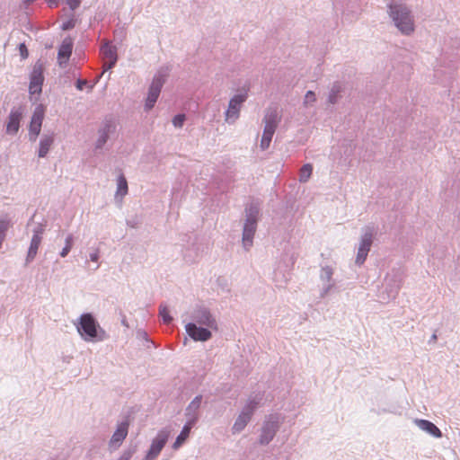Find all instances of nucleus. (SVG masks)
<instances>
[{"label": "nucleus", "mask_w": 460, "mask_h": 460, "mask_svg": "<svg viewBox=\"0 0 460 460\" xmlns=\"http://www.w3.org/2000/svg\"><path fill=\"white\" fill-rule=\"evenodd\" d=\"M75 27V22L73 20L67 21L62 24V30L68 31Z\"/></svg>", "instance_id": "42"}, {"label": "nucleus", "mask_w": 460, "mask_h": 460, "mask_svg": "<svg viewBox=\"0 0 460 460\" xmlns=\"http://www.w3.org/2000/svg\"><path fill=\"white\" fill-rule=\"evenodd\" d=\"M402 283V277L399 271H393L391 274H388L385 279V290L382 295L383 300L394 299L401 289Z\"/></svg>", "instance_id": "10"}, {"label": "nucleus", "mask_w": 460, "mask_h": 460, "mask_svg": "<svg viewBox=\"0 0 460 460\" xmlns=\"http://www.w3.org/2000/svg\"><path fill=\"white\" fill-rule=\"evenodd\" d=\"M244 213L245 222L243 228L242 242L244 249L248 251L253 243V237L257 229L260 208L256 203H251L246 206Z\"/></svg>", "instance_id": "3"}, {"label": "nucleus", "mask_w": 460, "mask_h": 460, "mask_svg": "<svg viewBox=\"0 0 460 460\" xmlns=\"http://www.w3.org/2000/svg\"><path fill=\"white\" fill-rule=\"evenodd\" d=\"M44 233V226L41 224H39L34 229H33V235H38L39 238L42 239V234Z\"/></svg>", "instance_id": "40"}, {"label": "nucleus", "mask_w": 460, "mask_h": 460, "mask_svg": "<svg viewBox=\"0 0 460 460\" xmlns=\"http://www.w3.org/2000/svg\"><path fill=\"white\" fill-rule=\"evenodd\" d=\"M261 399H262V396L260 394H255L254 396L249 398L248 402L243 407V410H248V411L250 410L251 411V414L252 415L254 411L256 410V408L260 404Z\"/></svg>", "instance_id": "31"}, {"label": "nucleus", "mask_w": 460, "mask_h": 460, "mask_svg": "<svg viewBox=\"0 0 460 460\" xmlns=\"http://www.w3.org/2000/svg\"><path fill=\"white\" fill-rule=\"evenodd\" d=\"M333 269L331 266H324L320 272V279L323 283H332L333 280Z\"/></svg>", "instance_id": "27"}, {"label": "nucleus", "mask_w": 460, "mask_h": 460, "mask_svg": "<svg viewBox=\"0 0 460 460\" xmlns=\"http://www.w3.org/2000/svg\"><path fill=\"white\" fill-rule=\"evenodd\" d=\"M193 426H194L193 424H190V423L186 422L182 430L178 435V437L176 438V439L172 445L173 449H178L179 447H181V445L186 441V439L190 436V430Z\"/></svg>", "instance_id": "25"}, {"label": "nucleus", "mask_w": 460, "mask_h": 460, "mask_svg": "<svg viewBox=\"0 0 460 460\" xmlns=\"http://www.w3.org/2000/svg\"><path fill=\"white\" fill-rule=\"evenodd\" d=\"M281 418L278 414H271L266 418L261 427V432L259 438L261 445H268L275 437L279 429Z\"/></svg>", "instance_id": "7"}, {"label": "nucleus", "mask_w": 460, "mask_h": 460, "mask_svg": "<svg viewBox=\"0 0 460 460\" xmlns=\"http://www.w3.org/2000/svg\"><path fill=\"white\" fill-rule=\"evenodd\" d=\"M159 315L163 318L164 323L166 324H170L172 321V317L170 315V312L166 305H160Z\"/></svg>", "instance_id": "33"}, {"label": "nucleus", "mask_w": 460, "mask_h": 460, "mask_svg": "<svg viewBox=\"0 0 460 460\" xmlns=\"http://www.w3.org/2000/svg\"><path fill=\"white\" fill-rule=\"evenodd\" d=\"M128 432V423L123 421L117 426L116 430L109 441V450L111 452L117 450L127 438Z\"/></svg>", "instance_id": "14"}, {"label": "nucleus", "mask_w": 460, "mask_h": 460, "mask_svg": "<svg viewBox=\"0 0 460 460\" xmlns=\"http://www.w3.org/2000/svg\"><path fill=\"white\" fill-rule=\"evenodd\" d=\"M376 234V228L372 226H367L362 229V235L355 260V263L357 265L361 266L365 262L371 249L373 239Z\"/></svg>", "instance_id": "6"}, {"label": "nucleus", "mask_w": 460, "mask_h": 460, "mask_svg": "<svg viewBox=\"0 0 460 460\" xmlns=\"http://www.w3.org/2000/svg\"><path fill=\"white\" fill-rule=\"evenodd\" d=\"M128 193V181L124 175L120 174L118 177L117 181V192L116 196L120 195L121 197H124Z\"/></svg>", "instance_id": "30"}, {"label": "nucleus", "mask_w": 460, "mask_h": 460, "mask_svg": "<svg viewBox=\"0 0 460 460\" xmlns=\"http://www.w3.org/2000/svg\"><path fill=\"white\" fill-rule=\"evenodd\" d=\"M87 84V81L84 79H78L76 82V88L80 91L84 89V86Z\"/></svg>", "instance_id": "44"}, {"label": "nucleus", "mask_w": 460, "mask_h": 460, "mask_svg": "<svg viewBox=\"0 0 460 460\" xmlns=\"http://www.w3.org/2000/svg\"><path fill=\"white\" fill-rule=\"evenodd\" d=\"M171 431L168 429H163L152 439L149 449L142 460H155L158 457L163 448L166 445Z\"/></svg>", "instance_id": "8"}, {"label": "nucleus", "mask_w": 460, "mask_h": 460, "mask_svg": "<svg viewBox=\"0 0 460 460\" xmlns=\"http://www.w3.org/2000/svg\"><path fill=\"white\" fill-rule=\"evenodd\" d=\"M51 6L52 5H55L57 6L58 5V0H46Z\"/></svg>", "instance_id": "46"}, {"label": "nucleus", "mask_w": 460, "mask_h": 460, "mask_svg": "<svg viewBox=\"0 0 460 460\" xmlns=\"http://www.w3.org/2000/svg\"><path fill=\"white\" fill-rule=\"evenodd\" d=\"M89 257L92 261L97 262L100 257L99 250H94L93 252L90 253Z\"/></svg>", "instance_id": "43"}, {"label": "nucleus", "mask_w": 460, "mask_h": 460, "mask_svg": "<svg viewBox=\"0 0 460 460\" xmlns=\"http://www.w3.org/2000/svg\"><path fill=\"white\" fill-rule=\"evenodd\" d=\"M19 52L22 59L27 58L29 56L28 49L24 43L19 45Z\"/></svg>", "instance_id": "39"}, {"label": "nucleus", "mask_w": 460, "mask_h": 460, "mask_svg": "<svg viewBox=\"0 0 460 460\" xmlns=\"http://www.w3.org/2000/svg\"><path fill=\"white\" fill-rule=\"evenodd\" d=\"M334 287H335V282L323 283V289L320 293V297L324 298L325 296H327L330 294V292L334 288Z\"/></svg>", "instance_id": "35"}, {"label": "nucleus", "mask_w": 460, "mask_h": 460, "mask_svg": "<svg viewBox=\"0 0 460 460\" xmlns=\"http://www.w3.org/2000/svg\"><path fill=\"white\" fill-rule=\"evenodd\" d=\"M115 130V122L111 119H106L98 131V138L95 143V148L102 149L110 138L111 135L114 134Z\"/></svg>", "instance_id": "16"}, {"label": "nucleus", "mask_w": 460, "mask_h": 460, "mask_svg": "<svg viewBox=\"0 0 460 460\" xmlns=\"http://www.w3.org/2000/svg\"><path fill=\"white\" fill-rule=\"evenodd\" d=\"M185 119L186 117L184 114H178L173 118L172 124L176 128H181L183 126Z\"/></svg>", "instance_id": "36"}, {"label": "nucleus", "mask_w": 460, "mask_h": 460, "mask_svg": "<svg viewBox=\"0 0 460 460\" xmlns=\"http://www.w3.org/2000/svg\"><path fill=\"white\" fill-rule=\"evenodd\" d=\"M118 460V459H117Z\"/></svg>", "instance_id": "50"}, {"label": "nucleus", "mask_w": 460, "mask_h": 460, "mask_svg": "<svg viewBox=\"0 0 460 460\" xmlns=\"http://www.w3.org/2000/svg\"><path fill=\"white\" fill-rule=\"evenodd\" d=\"M280 116L276 108H269L266 111L263 122L264 128H270L271 130L276 131L279 123L280 122Z\"/></svg>", "instance_id": "20"}, {"label": "nucleus", "mask_w": 460, "mask_h": 460, "mask_svg": "<svg viewBox=\"0 0 460 460\" xmlns=\"http://www.w3.org/2000/svg\"><path fill=\"white\" fill-rule=\"evenodd\" d=\"M74 41L71 37L63 40L58 53V62L59 66L65 67L67 65L69 58L72 54Z\"/></svg>", "instance_id": "19"}, {"label": "nucleus", "mask_w": 460, "mask_h": 460, "mask_svg": "<svg viewBox=\"0 0 460 460\" xmlns=\"http://www.w3.org/2000/svg\"><path fill=\"white\" fill-rule=\"evenodd\" d=\"M185 331L195 341H207L212 338L211 329L196 323H187Z\"/></svg>", "instance_id": "12"}, {"label": "nucleus", "mask_w": 460, "mask_h": 460, "mask_svg": "<svg viewBox=\"0 0 460 460\" xmlns=\"http://www.w3.org/2000/svg\"><path fill=\"white\" fill-rule=\"evenodd\" d=\"M101 54L104 59V71L102 72L104 73L105 71L111 69L116 65L118 60L117 48L111 45L109 41H105L101 46ZM103 74H102L101 76Z\"/></svg>", "instance_id": "13"}, {"label": "nucleus", "mask_w": 460, "mask_h": 460, "mask_svg": "<svg viewBox=\"0 0 460 460\" xmlns=\"http://www.w3.org/2000/svg\"><path fill=\"white\" fill-rule=\"evenodd\" d=\"M315 102H316V95H315L314 92L307 91L305 95V98H304L303 105L306 108L312 107Z\"/></svg>", "instance_id": "34"}, {"label": "nucleus", "mask_w": 460, "mask_h": 460, "mask_svg": "<svg viewBox=\"0 0 460 460\" xmlns=\"http://www.w3.org/2000/svg\"><path fill=\"white\" fill-rule=\"evenodd\" d=\"M437 341V335L436 334H433L430 338V341H433L435 342Z\"/></svg>", "instance_id": "48"}, {"label": "nucleus", "mask_w": 460, "mask_h": 460, "mask_svg": "<svg viewBox=\"0 0 460 460\" xmlns=\"http://www.w3.org/2000/svg\"><path fill=\"white\" fill-rule=\"evenodd\" d=\"M415 424L422 430L428 432L435 438H441L442 433L439 429L433 424L432 422L426 420L416 419L414 420Z\"/></svg>", "instance_id": "22"}, {"label": "nucleus", "mask_w": 460, "mask_h": 460, "mask_svg": "<svg viewBox=\"0 0 460 460\" xmlns=\"http://www.w3.org/2000/svg\"><path fill=\"white\" fill-rule=\"evenodd\" d=\"M121 323H122L125 327H128V322H127V320H126V318H125V317L122 319Z\"/></svg>", "instance_id": "47"}, {"label": "nucleus", "mask_w": 460, "mask_h": 460, "mask_svg": "<svg viewBox=\"0 0 460 460\" xmlns=\"http://www.w3.org/2000/svg\"><path fill=\"white\" fill-rule=\"evenodd\" d=\"M41 240L42 239L39 238L38 235H32L31 244L29 247V251H28V254L26 257L27 263H29L34 260L35 256L37 255L38 249L40 245Z\"/></svg>", "instance_id": "26"}, {"label": "nucleus", "mask_w": 460, "mask_h": 460, "mask_svg": "<svg viewBox=\"0 0 460 460\" xmlns=\"http://www.w3.org/2000/svg\"><path fill=\"white\" fill-rule=\"evenodd\" d=\"M8 222L4 220H0V241L4 242L5 237V232L8 229Z\"/></svg>", "instance_id": "37"}, {"label": "nucleus", "mask_w": 460, "mask_h": 460, "mask_svg": "<svg viewBox=\"0 0 460 460\" xmlns=\"http://www.w3.org/2000/svg\"><path fill=\"white\" fill-rule=\"evenodd\" d=\"M312 172L313 165L311 164L303 165L299 172V181L302 183L307 182L311 178Z\"/></svg>", "instance_id": "29"}, {"label": "nucleus", "mask_w": 460, "mask_h": 460, "mask_svg": "<svg viewBox=\"0 0 460 460\" xmlns=\"http://www.w3.org/2000/svg\"><path fill=\"white\" fill-rule=\"evenodd\" d=\"M43 64L40 61H37L33 66L31 74L30 82V92L31 93H36L41 92V85L43 84Z\"/></svg>", "instance_id": "15"}, {"label": "nucleus", "mask_w": 460, "mask_h": 460, "mask_svg": "<svg viewBox=\"0 0 460 460\" xmlns=\"http://www.w3.org/2000/svg\"><path fill=\"white\" fill-rule=\"evenodd\" d=\"M274 133L275 131L270 128L263 129V134L260 144V147L262 150H266L267 148H269Z\"/></svg>", "instance_id": "28"}, {"label": "nucleus", "mask_w": 460, "mask_h": 460, "mask_svg": "<svg viewBox=\"0 0 460 460\" xmlns=\"http://www.w3.org/2000/svg\"><path fill=\"white\" fill-rule=\"evenodd\" d=\"M221 281H225V279H218L217 282L220 283Z\"/></svg>", "instance_id": "49"}, {"label": "nucleus", "mask_w": 460, "mask_h": 460, "mask_svg": "<svg viewBox=\"0 0 460 460\" xmlns=\"http://www.w3.org/2000/svg\"><path fill=\"white\" fill-rule=\"evenodd\" d=\"M251 411L249 410H242L241 413L236 418L233 427H232V433L233 434H238L241 431L244 429L246 425L249 423V421L252 419Z\"/></svg>", "instance_id": "21"}, {"label": "nucleus", "mask_w": 460, "mask_h": 460, "mask_svg": "<svg viewBox=\"0 0 460 460\" xmlns=\"http://www.w3.org/2000/svg\"><path fill=\"white\" fill-rule=\"evenodd\" d=\"M137 335L147 341V333L146 332L138 331Z\"/></svg>", "instance_id": "45"}, {"label": "nucleus", "mask_w": 460, "mask_h": 460, "mask_svg": "<svg viewBox=\"0 0 460 460\" xmlns=\"http://www.w3.org/2000/svg\"><path fill=\"white\" fill-rule=\"evenodd\" d=\"M342 91L343 84L339 81L334 82L330 87L328 94V102L331 104L337 103L341 98V93H342Z\"/></svg>", "instance_id": "24"}, {"label": "nucleus", "mask_w": 460, "mask_h": 460, "mask_svg": "<svg viewBox=\"0 0 460 460\" xmlns=\"http://www.w3.org/2000/svg\"><path fill=\"white\" fill-rule=\"evenodd\" d=\"M75 325L77 332L85 341H102L108 336L92 314H83Z\"/></svg>", "instance_id": "2"}, {"label": "nucleus", "mask_w": 460, "mask_h": 460, "mask_svg": "<svg viewBox=\"0 0 460 460\" xmlns=\"http://www.w3.org/2000/svg\"><path fill=\"white\" fill-rule=\"evenodd\" d=\"M246 92L234 95L228 103V108L225 112V120L228 124H234L240 117V111L243 102L247 100Z\"/></svg>", "instance_id": "9"}, {"label": "nucleus", "mask_w": 460, "mask_h": 460, "mask_svg": "<svg viewBox=\"0 0 460 460\" xmlns=\"http://www.w3.org/2000/svg\"><path fill=\"white\" fill-rule=\"evenodd\" d=\"M202 395L199 394L195 396L192 401L188 404L185 409V416L187 418V421L190 424L195 425L199 419V410L201 406L202 402Z\"/></svg>", "instance_id": "18"}, {"label": "nucleus", "mask_w": 460, "mask_h": 460, "mask_svg": "<svg viewBox=\"0 0 460 460\" xmlns=\"http://www.w3.org/2000/svg\"><path fill=\"white\" fill-rule=\"evenodd\" d=\"M66 3L69 5L70 9L74 11L79 7L81 0H66Z\"/></svg>", "instance_id": "41"}, {"label": "nucleus", "mask_w": 460, "mask_h": 460, "mask_svg": "<svg viewBox=\"0 0 460 460\" xmlns=\"http://www.w3.org/2000/svg\"><path fill=\"white\" fill-rule=\"evenodd\" d=\"M168 72L167 69H160L154 76L152 83L148 89L147 97L146 100L145 109L146 111L151 110L159 95L162 90V87L164 84L165 83L166 77H167Z\"/></svg>", "instance_id": "5"}, {"label": "nucleus", "mask_w": 460, "mask_h": 460, "mask_svg": "<svg viewBox=\"0 0 460 460\" xmlns=\"http://www.w3.org/2000/svg\"><path fill=\"white\" fill-rule=\"evenodd\" d=\"M54 143V135L44 134L40 140L39 157H45Z\"/></svg>", "instance_id": "23"}, {"label": "nucleus", "mask_w": 460, "mask_h": 460, "mask_svg": "<svg viewBox=\"0 0 460 460\" xmlns=\"http://www.w3.org/2000/svg\"><path fill=\"white\" fill-rule=\"evenodd\" d=\"M23 116L22 107H14L11 110L6 124V133L8 135H15L20 128V121Z\"/></svg>", "instance_id": "17"}, {"label": "nucleus", "mask_w": 460, "mask_h": 460, "mask_svg": "<svg viewBox=\"0 0 460 460\" xmlns=\"http://www.w3.org/2000/svg\"><path fill=\"white\" fill-rule=\"evenodd\" d=\"M44 116L45 109L43 105L40 104L35 108L29 126L30 141L35 142L37 140V137H39L41 130Z\"/></svg>", "instance_id": "11"}, {"label": "nucleus", "mask_w": 460, "mask_h": 460, "mask_svg": "<svg viewBox=\"0 0 460 460\" xmlns=\"http://www.w3.org/2000/svg\"><path fill=\"white\" fill-rule=\"evenodd\" d=\"M73 242H74V236L73 234H69L66 237V240H65V247L62 249V251L60 252V256L62 258H65L67 256V254L69 253V252L71 251L72 249V246H73Z\"/></svg>", "instance_id": "32"}, {"label": "nucleus", "mask_w": 460, "mask_h": 460, "mask_svg": "<svg viewBox=\"0 0 460 460\" xmlns=\"http://www.w3.org/2000/svg\"><path fill=\"white\" fill-rule=\"evenodd\" d=\"M190 320L189 323L204 325L213 331L218 330V324L216 316L210 309L204 305H196L190 312Z\"/></svg>", "instance_id": "4"}, {"label": "nucleus", "mask_w": 460, "mask_h": 460, "mask_svg": "<svg viewBox=\"0 0 460 460\" xmlns=\"http://www.w3.org/2000/svg\"><path fill=\"white\" fill-rule=\"evenodd\" d=\"M386 13L402 35L411 36L414 33V15L406 4L391 0L386 4Z\"/></svg>", "instance_id": "1"}, {"label": "nucleus", "mask_w": 460, "mask_h": 460, "mask_svg": "<svg viewBox=\"0 0 460 460\" xmlns=\"http://www.w3.org/2000/svg\"><path fill=\"white\" fill-rule=\"evenodd\" d=\"M135 452V448H128L122 453V455L118 458V460H130Z\"/></svg>", "instance_id": "38"}]
</instances>
